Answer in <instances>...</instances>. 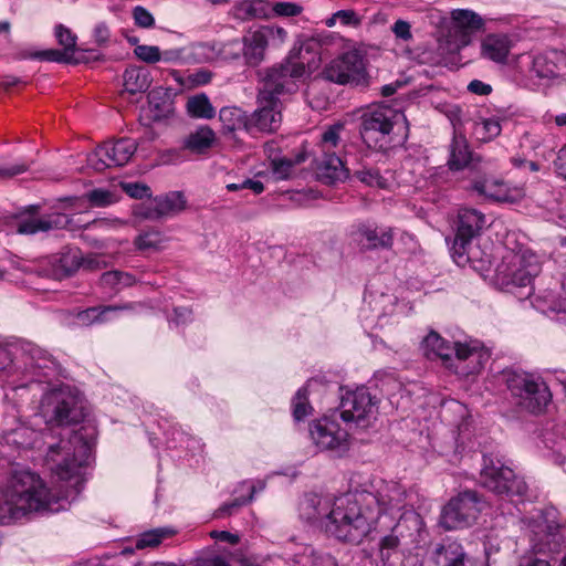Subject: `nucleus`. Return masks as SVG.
Returning <instances> with one entry per match:
<instances>
[{"label":"nucleus","mask_w":566,"mask_h":566,"mask_svg":"<svg viewBox=\"0 0 566 566\" xmlns=\"http://www.w3.org/2000/svg\"><path fill=\"white\" fill-rule=\"evenodd\" d=\"M134 54L137 59L148 64L160 62L163 59L161 51L156 45H137L134 49Z\"/></svg>","instance_id":"nucleus-48"},{"label":"nucleus","mask_w":566,"mask_h":566,"mask_svg":"<svg viewBox=\"0 0 566 566\" xmlns=\"http://www.w3.org/2000/svg\"><path fill=\"white\" fill-rule=\"evenodd\" d=\"M106 266L105 259L98 254L82 255L81 268L90 271L98 270Z\"/></svg>","instance_id":"nucleus-58"},{"label":"nucleus","mask_w":566,"mask_h":566,"mask_svg":"<svg viewBox=\"0 0 566 566\" xmlns=\"http://www.w3.org/2000/svg\"><path fill=\"white\" fill-rule=\"evenodd\" d=\"M472 160V153L469 149L468 140L464 136L454 134L450 145V157L448 165L451 170H461Z\"/></svg>","instance_id":"nucleus-33"},{"label":"nucleus","mask_w":566,"mask_h":566,"mask_svg":"<svg viewBox=\"0 0 566 566\" xmlns=\"http://www.w3.org/2000/svg\"><path fill=\"white\" fill-rule=\"evenodd\" d=\"M505 381L516 405L531 413L543 412L551 402V390L538 376L525 371H507Z\"/></svg>","instance_id":"nucleus-11"},{"label":"nucleus","mask_w":566,"mask_h":566,"mask_svg":"<svg viewBox=\"0 0 566 566\" xmlns=\"http://www.w3.org/2000/svg\"><path fill=\"white\" fill-rule=\"evenodd\" d=\"M502 126L497 117L482 118L474 124V134L483 142H489L501 134Z\"/></svg>","instance_id":"nucleus-43"},{"label":"nucleus","mask_w":566,"mask_h":566,"mask_svg":"<svg viewBox=\"0 0 566 566\" xmlns=\"http://www.w3.org/2000/svg\"><path fill=\"white\" fill-rule=\"evenodd\" d=\"M87 200L95 207H105L115 201L113 192L105 189H94L86 195Z\"/></svg>","instance_id":"nucleus-53"},{"label":"nucleus","mask_w":566,"mask_h":566,"mask_svg":"<svg viewBox=\"0 0 566 566\" xmlns=\"http://www.w3.org/2000/svg\"><path fill=\"white\" fill-rule=\"evenodd\" d=\"M33 57L50 62H71V54L66 53L64 50L50 49L36 52Z\"/></svg>","instance_id":"nucleus-54"},{"label":"nucleus","mask_w":566,"mask_h":566,"mask_svg":"<svg viewBox=\"0 0 566 566\" xmlns=\"http://www.w3.org/2000/svg\"><path fill=\"white\" fill-rule=\"evenodd\" d=\"M300 515L329 536L350 544H359L375 523V514L367 513L356 491L337 497L306 494Z\"/></svg>","instance_id":"nucleus-2"},{"label":"nucleus","mask_w":566,"mask_h":566,"mask_svg":"<svg viewBox=\"0 0 566 566\" xmlns=\"http://www.w3.org/2000/svg\"><path fill=\"white\" fill-rule=\"evenodd\" d=\"M531 71L541 78H553L558 74V65L564 60L560 52L552 50L527 56Z\"/></svg>","instance_id":"nucleus-29"},{"label":"nucleus","mask_w":566,"mask_h":566,"mask_svg":"<svg viewBox=\"0 0 566 566\" xmlns=\"http://www.w3.org/2000/svg\"><path fill=\"white\" fill-rule=\"evenodd\" d=\"M265 489V482L263 480H258L255 482L251 481H242L234 489V493H243L249 502L251 503L256 493L262 492Z\"/></svg>","instance_id":"nucleus-51"},{"label":"nucleus","mask_w":566,"mask_h":566,"mask_svg":"<svg viewBox=\"0 0 566 566\" xmlns=\"http://www.w3.org/2000/svg\"><path fill=\"white\" fill-rule=\"evenodd\" d=\"M192 318V312L188 307H175L174 315L169 318V322L175 324L176 326L187 324Z\"/></svg>","instance_id":"nucleus-59"},{"label":"nucleus","mask_w":566,"mask_h":566,"mask_svg":"<svg viewBox=\"0 0 566 566\" xmlns=\"http://www.w3.org/2000/svg\"><path fill=\"white\" fill-rule=\"evenodd\" d=\"M55 38L60 45L63 46V50L71 54L74 52L76 46V35L63 24H57L54 29Z\"/></svg>","instance_id":"nucleus-47"},{"label":"nucleus","mask_w":566,"mask_h":566,"mask_svg":"<svg viewBox=\"0 0 566 566\" xmlns=\"http://www.w3.org/2000/svg\"><path fill=\"white\" fill-rule=\"evenodd\" d=\"M521 522L524 525L523 527L530 531V541L533 543V548L538 552L545 551L555 526L548 524L541 510H535L531 517H522Z\"/></svg>","instance_id":"nucleus-26"},{"label":"nucleus","mask_w":566,"mask_h":566,"mask_svg":"<svg viewBox=\"0 0 566 566\" xmlns=\"http://www.w3.org/2000/svg\"><path fill=\"white\" fill-rule=\"evenodd\" d=\"M163 62L172 64H197L213 61L219 51L214 43H192L182 48L161 51Z\"/></svg>","instance_id":"nucleus-21"},{"label":"nucleus","mask_w":566,"mask_h":566,"mask_svg":"<svg viewBox=\"0 0 566 566\" xmlns=\"http://www.w3.org/2000/svg\"><path fill=\"white\" fill-rule=\"evenodd\" d=\"M71 220L63 213H51L40 218L29 217L19 221L18 233L35 234L51 230L67 228Z\"/></svg>","instance_id":"nucleus-27"},{"label":"nucleus","mask_w":566,"mask_h":566,"mask_svg":"<svg viewBox=\"0 0 566 566\" xmlns=\"http://www.w3.org/2000/svg\"><path fill=\"white\" fill-rule=\"evenodd\" d=\"M22 366H12V352L0 343V370L10 368V373L19 371L28 380L14 387L20 389L32 384L51 381L59 375V365L55 359L41 347L25 343L20 348Z\"/></svg>","instance_id":"nucleus-7"},{"label":"nucleus","mask_w":566,"mask_h":566,"mask_svg":"<svg viewBox=\"0 0 566 566\" xmlns=\"http://www.w3.org/2000/svg\"><path fill=\"white\" fill-rule=\"evenodd\" d=\"M449 411L457 413L462 418V421L458 424L460 434H462L467 430V427H468V422L464 419L468 415L467 407L459 401H450L449 403H447L444 406V412H449Z\"/></svg>","instance_id":"nucleus-55"},{"label":"nucleus","mask_w":566,"mask_h":566,"mask_svg":"<svg viewBox=\"0 0 566 566\" xmlns=\"http://www.w3.org/2000/svg\"><path fill=\"white\" fill-rule=\"evenodd\" d=\"M159 203V212L163 218L177 214L185 210L187 200L182 192L170 191L164 196L156 197Z\"/></svg>","instance_id":"nucleus-39"},{"label":"nucleus","mask_w":566,"mask_h":566,"mask_svg":"<svg viewBox=\"0 0 566 566\" xmlns=\"http://www.w3.org/2000/svg\"><path fill=\"white\" fill-rule=\"evenodd\" d=\"M554 166L557 174L566 180V145L559 149Z\"/></svg>","instance_id":"nucleus-64"},{"label":"nucleus","mask_w":566,"mask_h":566,"mask_svg":"<svg viewBox=\"0 0 566 566\" xmlns=\"http://www.w3.org/2000/svg\"><path fill=\"white\" fill-rule=\"evenodd\" d=\"M354 177L368 187L389 189L394 184L392 174L386 170L384 174L377 168L363 167L354 172Z\"/></svg>","instance_id":"nucleus-35"},{"label":"nucleus","mask_w":566,"mask_h":566,"mask_svg":"<svg viewBox=\"0 0 566 566\" xmlns=\"http://www.w3.org/2000/svg\"><path fill=\"white\" fill-rule=\"evenodd\" d=\"M335 18H338L344 25H358L360 23V19L353 10H339L335 12Z\"/></svg>","instance_id":"nucleus-63"},{"label":"nucleus","mask_w":566,"mask_h":566,"mask_svg":"<svg viewBox=\"0 0 566 566\" xmlns=\"http://www.w3.org/2000/svg\"><path fill=\"white\" fill-rule=\"evenodd\" d=\"M485 216L473 208H462L458 213V227L455 238L451 248L453 261L464 266L473 264L476 259V251L472 241L485 227Z\"/></svg>","instance_id":"nucleus-13"},{"label":"nucleus","mask_w":566,"mask_h":566,"mask_svg":"<svg viewBox=\"0 0 566 566\" xmlns=\"http://www.w3.org/2000/svg\"><path fill=\"white\" fill-rule=\"evenodd\" d=\"M272 11L277 17H296L303 12V7L296 2L279 1L272 4Z\"/></svg>","instance_id":"nucleus-50"},{"label":"nucleus","mask_w":566,"mask_h":566,"mask_svg":"<svg viewBox=\"0 0 566 566\" xmlns=\"http://www.w3.org/2000/svg\"><path fill=\"white\" fill-rule=\"evenodd\" d=\"M344 132L343 123L328 125L316 144V175L325 184L345 181L349 176L346 160L348 143L343 138Z\"/></svg>","instance_id":"nucleus-6"},{"label":"nucleus","mask_w":566,"mask_h":566,"mask_svg":"<svg viewBox=\"0 0 566 566\" xmlns=\"http://www.w3.org/2000/svg\"><path fill=\"white\" fill-rule=\"evenodd\" d=\"M539 262L530 251H507L497 265V280L505 286L525 289L523 296L528 297L533 293L532 282L539 273Z\"/></svg>","instance_id":"nucleus-12"},{"label":"nucleus","mask_w":566,"mask_h":566,"mask_svg":"<svg viewBox=\"0 0 566 566\" xmlns=\"http://www.w3.org/2000/svg\"><path fill=\"white\" fill-rule=\"evenodd\" d=\"M437 555L443 556L446 566H489L485 553L478 557L470 556L455 542L439 546Z\"/></svg>","instance_id":"nucleus-28"},{"label":"nucleus","mask_w":566,"mask_h":566,"mask_svg":"<svg viewBox=\"0 0 566 566\" xmlns=\"http://www.w3.org/2000/svg\"><path fill=\"white\" fill-rule=\"evenodd\" d=\"M357 237L360 245L365 249H389L394 241V232L390 228L361 226L357 230Z\"/></svg>","instance_id":"nucleus-30"},{"label":"nucleus","mask_w":566,"mask_h":566,"mask_svg":"<svg viewBox=\"0 0 566 566\" xmlns=\"http://www.w3.org/2000/svg\"><path fill=\"white\" fill-rule=\"evenodd\" d=\"M82 263V253L80 250H69L61 254L56 266V275L70 276L75 273Z\"/></svg>","instance_id":"nucleus-42"},{"label":"nucleus","mask_w":566,"mask_h":566,"mask_svg":"<svg viewBox=\"0 0 566 566\" xmlns=\"http://www.w3.org/2000/svg\"><path fill=\"white\" fill-rule=\"evenodd\" d=\"M322 76L326 81L340 85H358L366 76L364 57L358 51L345 52L324 67Z\"/></svg>","instance_id":"nucleus-18"},{"label":"nucleus","mask_w":566,"mask_h":566,"mask_svg":"<svg viewBox=\"0 0 566 566\" xmlns=\"http://www.w3.org/2000/svg\"><path fill=\"white\" fill-rule=\"evenodd\" d=\"M136 150L137 143L132 138L108 140L87 156V164L98 172L112 167H122L130 160Z\"/></svg>","instance_id":"nucleus-16"},{"label":"nucleus","mask_w":566,"mask_h":566,"mask_svg":"<svg viewBox=\"0 0 566 566\" xmlns=\"http://www.w3.org/2000/svg\"><path fill=\"white\" fill-rule=\"evenodd\" d=\"M237 496L229 502L223 503L220 505L216 512L214 517L217 518H223L227 516H231L240 511L241 507L249 504V500L243 493H234Z\"/></svg>","instance_id":"nucleus-44"},{"label":"nucleus","mask_w":566,"mask_h":566,"mask_svg":"<svg viewBox=\"0 0 566 566\" xmlns=\"http://www.w3.org/2000/svg\"><path fill=\"white\" fill-rule=\"evenodd\" d=\"M175 531L169 527H159L142 533L136 539L135 546L138 549L157 547L165 538L171 537Z\"/></svg>","instance_id":"nucleus-41"},{"label":"nucleus","mask_w":566,"mask_h":566,"mask_svg":"<svg viewBox=\"0 0 566 566\" xmlns=\"http://www.w3.org/2000/svg\"><path fill=\"white\" fill-rule=\"evenodd\" d=\"M268 45L265 33L259 29L247 33L241 41H229L223 44L222 50L218 48L217 50L226 57L238 59L242 55L247 65L256 66L264 60Z\"/></svg>","instance_id":"nucleus-19"},{"label":"nucleus","mask_w":566,"mask_h":566,"mask_svg":"<svg viewBox=\"0 0 566 566\" xmlns=\"http://www.w3.org/2000/svg\"><path fill=\"white\" fill-rule=\"evenodd\" d=\"M513 42L507 34L491 33L485 35L480 43L481 57L496 64H506Z\"/></svg>","instance_id":"nucleus-25"},{"label":"nucleus","mask_w":566,"mask_h":566,"mask_svg":"<svg viewBox=\"0 0 566 566\" xmlns=\"http://www.w3.org/2000/svg\"><path fill=\"white\" fill-rule=\"evenodd\" d=\"M164 242V238L159 231L151 230L139 234L135 239V245L140 251L157 250Z\"/></svg>","instance_id":"nucleus-45"},{"label":"nucleus","mask_w":566,"mask_h":566,"mask_svg":"<svg viewBox=\"0 0 566 566\" xmlns=\"http://www.w3.org/2000/svg\"><path fill=\"white\" fill-rule=\"evenodd\" d=\"M410 29V24L405 20H397L391 28L396 38L401 39L403 41L411 40L412 33Z\"/></svg>","instance_id":"nucleus-60"},{"label":"nucleus","mask_w":566,"mask_h":566,"mask_svg":"<svg viewBox=\"0 0 566 566\" xmlns=\"http://www.w3.org/2000/svg\"><path fill=\"white\" fill-rule=\"evenodd\" d=\"M472 190L484 198L503 202H516L523 196L520 189H512L502 180L486 176L474 178Z\"/></svg>","instance_id":"nucleus-24"},{"label":"nucleus","mask_w":566,"mask_h":566,"mask_svg":"<svg viewBox=\"0 0 566 566\" xmlns=\"http://www.w3.org/2000/svg\"><path fill=\"white\" fill-rule=\"evenodd\" d=\"M187 111L190 116L196 118L211 119L216 116V109L205 93L189 97Z\"/></svg>","instance_id":"nucleus-40"},{"label":"nucleus","mask_w":566,"mask_h":566,"mask_svg":"<svg viewBox=\"0 0 566 566\" xmlns=\"http://www.w3.org/2000/svg\"><path fill=\"white\" fill-rule=\"evenodd\" d=\"M403 120L402 113L387 106H377L361 114L359 133L368 147L385 150L390 147L391 135Z\"/></svg>","instance_id":"nucleus-9"},{"label":"nucleus","mask_w":566,"mask_h":566,"mask_svg":"<svg viewBox=\"0 0 566 566\" xmlns=\"http://www.w3.org/2000/svg\"><path fill=\"white\" fill-rule=\"evenodd\" d=\"M421 348L427 358H440L462 377L479 374L490 359V353L478 342L450 344L436 332H430L423 338Z\"/></svg>","instance_id":"nucleus-4"},{"label":"nucleus","mask_w":566,"mask_h":566,"mask_svg":"<svg viewBox=\"0 0 566 566\" xmlns=\"http://www.w3.org/2000/svg\"><path fill=\"white\" fill-rule=\"evenodd\" d=\"M63 431L59 433V441H55L52 429L36 431L24 423L2 433L0 455L9 464L46 444L45 463L61 484L60 491L52 493L39 474L21 467L13 469L7 485L0 488V524L64 511L80 495L86 481L85 470L92 457L96 430L93 426H82L67 439L69 432Z\"/></svg>","instance_id":"nucleus-1"},{"label":"nucleus","mask_w":566,"mask_h":566,"mask_svg":"<svg viewBox=\"0 0 566 566\" xmlns=\"http://www.w3.org/2000/svg\"><path fill=\"white\" fill-rule=\"evenodd\" d=\"M132 15L135 24L139 28L150 29L155 25L154 15L150 13L149 10L142 6H136L132 11Z\"/></svg>","instance_id":"nucleus-52"},{"label":"nucleus","mask_w":566,"mask_h":566,"mask_svg":"<svg viewBox=\"0 0 566 566\" xmlns=\"http://www.w3.org/2000/svg\"><path fill=\"white\" fill-rule=\"evenodd\" d=\"M313 443L323 451H332L338 455L347 451L348 432L327 417L314 421L310 427Z\"/></svg>","instance_id":"nucleus-20"},{"label":"nucleus","mask_w":566,"mask_h":566,"mask_svg":"<svg viewBox=\"0 0 566 566\" xmlns=\"http://www.w3.org/2000/svg\"><path fill=\"white\" fill-rule=\"evenodd\" d=\"M219 119L223 129L229 133L240 129H245L249 132V117L239 107H222L219 112Z\"/></svg>","instance_id":"nucleus-36"},{"label":"nucleus","mask_w":566,"mask_h":566,"mask_svg":"<svg viewBox=\"0 0 566 566\" xmlns=\"http://www.w3.org/2000/svg\"><path fill=\"white\" fill-rule=\"evenodd\" d=\"M40 416L46 424L45 428L52 429L55 440H59V433H63V430L69 432L65 439L76 432V430L64 427L82 421L85 411L78 394L70 386L60 385L43 394L40 403Z\"/></svg>","instance_id":"nucleus-5"},{"label":"nucleus","mask_w":566,"mask_h":566,"mask_svg":"<svg viewBox=\"0 0 566 566\" xmlns=\"http://www.w3.org/2000/svg\"><path fill=\"white\" fill-rule=\"evenodd\" d=\"M284 558L294 566H337L335 559L312 545L289 542Z\"/></svg>","instance_id":"nucleus-23"},{"label":"nucleus","mask_w":566,"mask_h":566,"mask_svg":"<svg viewBox=\"0 0 566 566\" xmlns=\"http://www.w3.org/2000/svg\"><path fill=\"white\" fill-rule=\"evenodd\" d=\"M29 169V165L24 163L14 165H0V179H10L18 175L25 172Z\"/></svg>","instance_id":"nucleus-57"},{"label":"nucleus","mask_w":566,"mask_h":566,"mask_svg":"<svg viewBox=\"0 0 566 566\" xmlns=\"http://www.w3.org/2000/svg\"><path fill=\"white\" fill-rule=\"evenodd\" d=\"M481 507L475 491L461 492L442 509L440 525L448 531L467 527L476 520Z\"/></svg>","instance_id":"nucleus-15"},{"label":"nucleus","mask_w":566,"mask_h":566,"mask_svg":"<svg viewBox=\"0 0 566 566\" xmlns=\"http://www.w3.org/2000/svg\"><path fill=\"white\" fill-rule=\"evenodd\" d=\"M134 213L136 217L147 220H158L163 218L156 197L137 205L134 209Z\"/></svg>","instance_id":"nucleus-46"},{"label":"nucleus","mask_w":566,"mask_h":566,"mask_svg":"<svg viewBox=\"0 0 566 566\" xmlns=\"http://www.w3.org/2000/svg\"><path fill=\"white\" fill-rule=\"evenodd\" d=\"M450 19V28L460 48L468 46L473 34L483 30L485 23L480 14L469 9L452 10Z\"/></svg>","instance_id":"nucleus-22"},{"label":"nucleus","mask_w":566,"mask_h":566,"mask_svg":"<svg viewBox=\"0 0 566 566\" xmlns=\"http://www.w3.org/2000/svg\"><path fill=\"white\" fill-rule=\"evenodd\" d=\"M318 387H323V385L316 379H311L296 391L292 399V415L295 421H302L312 415L313 407L308 398Z\"/></svg>","instance_id":"nucleus-32"},{"label":"nucleus","mask_w":566,"mask_h":566,"mask_svg":"<svg viewBox=\"0 0 566 566\" xmlns=\"http://www.w3.org/2000/svg\"><path fill=\"white\" fill-rule=\"evenodd\" d=\"M480 482L489 491L510 499L516 496L522 503L531 499L524 479L493 455H483Z\"/></svg>","instance_id":"nucleus-10"},{"label":"nucleus","mask_w":566,"mask_h":566,"mask_svg":"<svg viewBox=\"0 0 566 566\" xmlns=\"http://www.w3.org/2000/svg\"><path fill=\"white\" fill-rule=\"evenodd\" d=\"M376 412V401L366 387L347 391L340 400L339 416L346 423L366 428Z\"/></svg>","instance_id":"nucleus-17"},{"label":"nucleus","mask_w":566,"mask_h":566,"mask_svg":"<svg viewBox=\"0 0 566 566\" xmlns=\"http://www.w3.org/2000/svg\"><path fill=\"white\" fill-rule=\"evenodd\" d=\"M305 161V156L300 154L294 158L281 157L271 159V174L275 180H286L293 177L294 167Z\"/></svg>","instance_id":"nucleus-37"},{"label":"nucleus","mask_w":566,"mask_h":566,"mask_svg":"<svg viewBox=\"0 0 566 566\" xmlns=\"http://www.w3.org/2000/svg\"><path fill=\"white\" fill-rule=\"evenodd\" d=\"M124 92L128 94L145 93L151 85L150 71L144 66H128L123 74Z\"/></svg>","instance_id":"nucleus-31"},{"label":"nucleus","mask_w":566,"mask_h":566,"mask_svg":"<svg viewBox=\"0 0 566 566\" xmlns=\"http://www.w3.org/2000/svg\"><path fill=\"white\" fill-rule=\"evenodd\" d=\"M547 315L551 319L556 321L559 324L566 325V301L556 302L549 305Z\"/></svg>","instance_id":"nucleus-56"},{"label":"nucleus","mask_w":566,"mask_h":566,"mask_svg":"<svg viewBox=\"0 0 566 566\" xmlns=\"http://www.w3.org/2000/svg\"><path fill=\"white\" fill-rule=\"evenodd\" d=\"M367 513L375 514V522L381 514L399 513L409 504L410 494L399 482L374 478L366 488L356 491Z\"/></svg>","instance_id":"nucleus-8"},{"label":"nucleus","mask_w":566,"mask_h":566,"mask_svg":"<svg viewBox=\"0 0 566 566\" xmlns=\"http://www.w3.org/2000/svg\"><path fill=\"white\" fill-rule=\"evenodd\" d=\"M398 297L394 293L370 284L364 296L361 321L365 328H382L389 323V318L398 315Z\"/></svg>","instance_id":"nucleus-14"},{"label":"nucleus","mask_w":566,"mask_h":566,"mask_svg":"<svg viewBox=\"0 0 566 566\" xmlns=\"http://www.w3.org/2000/svg\"><path fill=\"white\" fill-rule=\"evenodd\" d=\"M261 30L265 33L268 42L270 40H276L279 43H283L287 38V32L282 27H265L261 28Z\"/></svg>","instance_id":"nucleus-61"},{"label":"nucleus","mask_w":566,"mask_h":566,"mask_svg":"<svg viewBox=\"0 0 566 566\" xmlns=\"http://www.w3.org/2000/svg\"><path fill=\"white\" fill-rule=\"evenodd\" d=\"M214 139V132L209 126H200L187 137L185 146L195 153H202L212 146Z\"/></svg>","instance_id":"nucleus-38"},{"label":"nucleus","mask_w":566,"mask_h":566,"mask_svg":"<svg viewBox=\"0 0 566 566\" xmlns=\"http://www.w3.org/2000/svg\"><path fill=\"white\" fill-rule=\"evenodd\" d=\"M212 78V72L206 69H199L195 72L188 74L185 81L181 82L182 85L188 88H193L197 86L208 84Z\"/></svg>","instance_id":"nucleus-49"},{"label":"nucleus","mask_w":566,"mask_h":566,"mask_svg":"<svg viewBox=\"0 0 566 566\" xmlns=\"http://www.w3.org/2000/svg\"><path fill=\"white\" fill-rule=\"evenodd\" d=\"M193 442V440L184 431L180 430H174L172 431V440L169 441L170 448H189L190 443Z\"/></svg>","instance_id":"nucleus-62"},{"label":"nucleus","mask_w":566,"mask_h":566,"mask_svg":"<svg viewBox=\"0 0 566 566\" xmlns=\"http://www.w3.org/2000/svg\"><path fill=\"white\" fill-rule=\"evenodd\" d=\"M130 304H124V305H108V306H95L90 307L84 311H81L77 313L76 318L77 321L83 325H91L94 323H103L106 321H109L113 316V314L130 310Z\"/></svg>","instance_id":"nucleus-34"},{"label":"nucleus","mask_w":566,"mask_h":566,"mask_svg":"<svg viewBox=\"0 0 566 566\" xmlns=\"http://www.w3.org/2000/svg\"><path fill=\"white\" fill-rule=\"evenodd\" d=\"M303 62L289 57L284 63L271 67L259 90V108L249 116V132L271 133L276 130L282 120L279 95L296 91V81L305 76Z\"/></svg>","instance_id":"nucleus-3"}]
</instances>
